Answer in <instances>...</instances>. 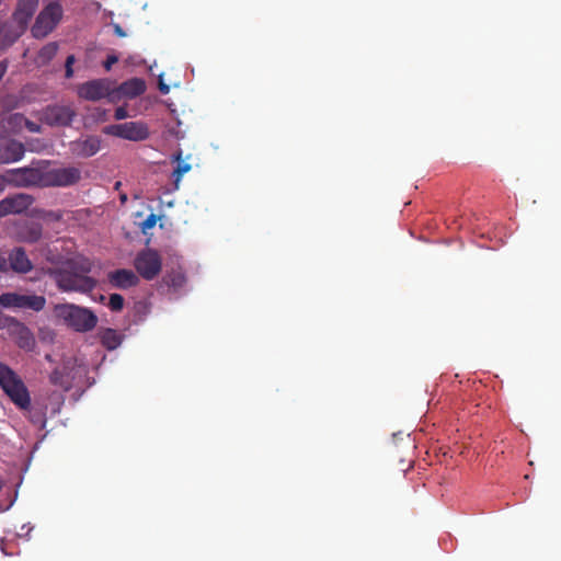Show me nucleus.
<instances>
[{
	"label": "nucleus",
	"mask_w": 561,
	"mask_h": 561,
	"mask_svg": "<svg viewBox=\"0 0 561 561\" xmlns=\"http://www.w3.org/2000/svg\"><path fill=\"white\" fill-rule=\"evenodd\" d=\"M0 388L20 410L28 413L33 424L45 425L47 407L31 404L30 392L24 381L4 363H0Z\"/></svg>",
	"instance_id": "1"
},
{
	"label": "nucleus",
	"mask_w": 561,
	"mask_h": 561,
	"mask_svg": "<svg viewBox=\"0 0 561 561\" xmlns=\"http://www.w3.org/2000/svg\"><path fill=\"white\" fill-rule=\"evenodd\" d=\"M55 314L77 332H89L98 323V317L91 309L75 304L56 305Z\"/></svg>",
	"instance_id": "2"
},
{
	"label": "nucleus",
	"mask_w": 561,
	"mask_h": 561,
	"mask_svg": "<svg viewBox=\"0 0 561 561\" xmlns=\"http://www.w3.org/2000/svg\"><path fill=\"white\" fill-rule=\"evenodd\" d=\"M57 287L62 291H77L88 294L96 287V280L84 274L67 270H58L54 273Z\"/></svg>",
	"instance_id": "3"
},
{
	"label": "nucleus",
	"mask_w": 561,
	"mask_h": 561,
	"mask_svg": "<svg viewBox=\"0 0 561 561\" xmlns=\"http://www.w3.org/2000/svg\"><path fill=\"white\" fill-rule=\"evenodd\" d=\"M7 184L15 187H44V161L36 167L11 169L7 172Z\"/></svg>",
	"instance_id": "4"
},
{
	"label": "nucleus",
	"mask_w": 561,
	"mask_h": 561,
	"mask_svg": "<svg viewBox=\"0 0 561 561\" xmlns=\"http://www.w3.org/2000/svg\"><path fill=\"white\" fill-rule=\"evenodd\" d=\"M62 7L60 3H47L37 15L31 32L35 38H44L51 33L62 18Z\"/></svg>",
	"instance_id": "5"
},
{
	"label": "nucleus",
	"mask_w": 561,
	"mask_h": 561,
	"mask_svg": "<svg viewBox=\"0 0 561 561\" xmlns=\"http://www.w3.org/2000/svg\"><path fill=\"white\" fill-rule=\"evenodd\" d=\"M81 180V171L76 167L50 168L44 161V187H67Z\"/></svg>",
	"instance_id": "6"
},
{
	"label": "nucleus",
	"mask_w": 561,
	"mask_h": 561,
	"mask_svg": "<svg viewBox=\"0 0 561 561\" xmlns=\"http://www.w3.org/2000/svg\"><path fill=\"white\" fill-rule=\"evenodd\" d=\"M80 99L96 102L102 99H107L110 102H115L113 95V81L107 78L93 79L78 85L77 90Z\"/></svg>",
	"instance_id": "7"
},
{
	"label": "nucleus",
	"mask_w": 561,
	"mask_h": 561,
	"mask_svg": "<svg viewBox=\"0 0 561 561\" xmlns=\"http://www.w3.org/2000/svg\"><path fill=\"white\" fill-rule=\"evenodd\" d=\"M46 298L39 295L3 293L0 295V306L7 309H28L41 311L45 308Z\"/></svg>",
	"instance_id": "8"
},
{
	"label": "nucleus",
	"mask_w": 561,
	"mask_h": 561,
	"mask_svg": "<svg viewBox=\"0 0 561 561\" xmlns=\"http://www.w3.org/2000/svg\"><path fill=\"white\" fill-rule=\"evenodd\" d=\"M104 133L130 141H141L149 137V130L142 122H127L106 126Z\"/></svg>",
	"instance_id": "9"
},
{
	"label": "nucleus",
	"mask_w": 561,
	"mask_h": 561,
	"mask_svg": "<svg viewBox=\"0 0 561 561\" xmlns=\"http://www.w3.org/2000/svg\"><path fill=\"white\" fill-rule=\"evenodd\" d=\"M134 265L142 278L151 280L160 273L162 262L156 250L145 249L136 255Z\"/></svg>",
	"instance_id": "10"
},
{
	"label": "nucleus",
	"mask_w": 561,
	"mask_h": 561,
	"mask_svg": "<svg viewBox=\"0 0 561 561\" xmlns=\"http://www.w3.org/2000/svg\"><path fill=\"white\" fill-rule=\"evenodd\" d=\"M34 203V197L26 193L8 195L0 201V218L24 213Z\"/></svg>",
	"instance_id": "11"
},
{
	"label": "nucleus",
	"mask_w": 561,
	"mask_h": 561,
	"mask_svg": "<svg viewBox=\"0 0 561 561\" xmlns=\"http://www.w3.org/2000/svg\"><path fill=\"white\" fill-rule=\"evenodd\" d=\"M76 115V111L69 105H53L45 111V119L51 126H69Z\"/></svg>",
	"instance_id": "12"
},
{
	"label": "nucleus",
	"mask_w": 561,
	"mask_h": 561,
	"mask_svg": "<svg viewBox=\"0 0 561 561\" xmlns=\"http://www.w3.org/2000/svg\"><path fill=\"white\" fill-rule=\"evenodd\" d=\"M146 89V82L141 78H131L124 81L118 87H115V82L113 81V95H115V102L122 98L135 99L145 93Z\"/></svg>",
	"instance_id": "13"
},
{
	"label": "nucleus",
	"mask_w": 561,
	"mask_h": 561,
	"mask_svg": "<svg viewBox=\"0 0 561 561\" xmlns=\"http://www.w3.org/2000/svg\"><path fill=\"white\" fill-rule=\"evenodd\" d=\"M25 153L24 145L15 139L0 144V164L20 161Z\"/></svg>",
	"instance_id": "14"
},
{
	"label": "nucleus",
	"mask_w": 561,
	"mask_h": 561,
	"mask_svg": "<svg viewBox=\"0 0 561 561\" xmlns=\"http://www.w3.org/2000/svg\"><path fill=\"white\" fill-rule=\"evenodd\" d=\"M10 270L18 274H26L33 270V263L25 250L21 247L14 248L9 253Z\"/></svg>",
	"instance_id": "15"
},
{
	"label": "nucleus",
	"mask_w": 561,
	"mask_h": 561,
	"mask_svg": "<svg viewBox=\"0 0 561 561\" xmlns=\"http://www.w3.org/2000/svg\"><path fill=\"white\" fill-rule=\"evenodd\" d=\"M39 0H19L16 9L13 13V21L27 28V25L34 15Z\"/></svg>",
	"instance_id": "16"
},
{
	"label": "nucleus",
	"mask_w": 561,
	"mask_h": 561,
	"mask_svg": "<svg viewBox=\"0 0 561 561\" xmlns=\"http://www.w3.org/2000/svg\"><path fill=\"white\" fill-rule=\"evenodd\" d=\"M110 284L119 289H127L138 284L139 278L131 270H116L108 274Z\"/></svg>",
	"instance_id": "17"
},
{
	"label": "nucleus",
	"mask_w": 561,
	"mask_h": 561,
	"mask_svg": "<svg viewBox=\"0 0 561 561\" xmlns=\"http://www.w3.org/2000/svg\"><path fill=\"white\" fill-rule=\"evenodd\" d=\"M2 35L0 48H7L15 43L26 31V28L20 24L12 22H2L1 24Z\"/></svg>",
	"instance_id": "18"
},
{
	"label": "nucleus",
	"mask_w": 561,
	"mask_h": 561,
	"mask_svg": "<svg viewBox=\"0 0 561 561\" xmlns=\"http://www.w3.org/2000/svg\"><path fill=\"white\" fill-rule=\"evenodd\" d=\"M42 225L34 221L23 224L18 231L19 240L26 243L37 242L42 238Z\"/></svg>",
	"instance_id": "19"
},
{
	"label": "nucleus",
	"mask_w": 561,
	"mask_h": 561,
	"mask_svg": "<svg viewBox=\"0 0 561 561\" xmlns=\"http://www.w3.org/2000/svg\"><path fill=\"white\" fill-rule=\"evenodd\" d=\"M101 148L100 139L96 137H88L84 140L77 141L75 151L78 156L89 158L99 152Z\"/></svg>",
	"instance_id": "20"
},
{
	"label": "nucleus",
	"mask_w": 561,
	"mask_h": 561,
	"mask_svg": "<svg viewBox=\"0 0 561 561\" xmlns=\"http://www.w3.org/2000/svg\"><path fill=\"white\" fill-rule=\"evenodd\" d=\"M99 337L101 344L108 351H114L122 344V335L111 328L101 329Z\"/></svg>",
	"instance_id": "21"
},
{
	"label": "nucleus",
	"mask_w": 561,
	"mask_h": 561,
	"mask_svg": "<svg viewBox=\"0 0 561 561\" xmlns=\"http://www.w3.org/2000/svg\"><path fill=\"white\" fill-rule=\"evenodd\" d=\"M58 51V44L55 42L48 43L45 46H43L37 56H36V64L38 66H45L47 65L57 54Z\"/></svg>",
	"instance_id": "22"
},
{
	"label": "nucleus",
	"mask_w": 561,
	"mask_h": 561,
	"mask_svg": "<svg viewBox=\"0 0 561 561\" xmlns=\"http://www.w3.org/2000/svg\"><path fill=\"white\" fill-rule=\"evenodd\" d=\"M18 327V345L24 350H31L34 346V337L30 329L24 324L16 322Z\"/></svg>",
	"instance_id": "23"
},
{
	"label": "nucleus",
	"mask_w": 561,
	"mask_h": 561,
	"mask_svg": "<svg viewBox=\"0 0 561 561\" xmlns=\"http://www.w3.org/2000/svg\"><path fill=\"white\" fill-rule=\"evenodd\" d=\"M176 168L173 171L174 183L178 186V183L181 181L183 175L192 169V165L181 159V152L176 156Z\"/></svg>",
	"instance_id": "24"
},
{
	"label": "nucleus",
	"mask_w": 561,
	"mask_h": 561,
	"mask_svg": "<svg viewBox=\"0 0 561 561\" xmlns=\"http://www.w3.org/2000/svg\"><path fill=\"white\" fill-rule=\"evenodd\" d=\"M37 215L46 221H60L64 217V213L61 210H41Z\"/></svg>",
	"instance_id": "25"
},
{
	"label": "nucleus",
	"mask_w": 561,
	"mask_h": 561,
	"mask_svg": "<svg viewBox=\"0 0 561 561\" xmlns=\"http://www.w3.org/2000/svg\"><path fill=\"white\" fill-rule=\"evenodd\" d=\"M108 307L112 311H121L124 307V298L119 294H112L108 298Z\"/></svg>",
	"instance_id": "26"
},
{
	"label": "nucleus",
	"mask_w": 561,
	"mask_h": 561,
	"mask_svg": "<svg viewBox=\"0 0 561 561\" xmlns=\"http://www.w3.org/2000/svg\"><path fill=\"white\" fill-rule=\"evenodd\" d=\"M158 217L154 214H150L147 218L141 222L142 232H147V230L152 229L157 224Z\"/></svg>",
	"instance_id": "27"
},
{
	"label": "nucleus",
	"mask_w": 561,
	"mask_h": 561,
	"mask_svg": "<svg viewBox=\"0 0 561 561\" xmlns=\"http://www.w3.org/2000/svg\"><path fill=\"white\" fill-rule=\"evenodd\" d=\"M76 58L73 55H69L65 62V77L70 79L73 76L72 65L75 64Z\"/></svg>",
	"instance_id": "28"
},
{
	"label": "nucleus",
	"mask_w": 561,
	"mask_h": 561,
	"mask_svg": "<svg viewBox=\"0 0 561 561\" xmlns=\"http://www.w3.org/2000/svg\"><path fill=\"white\" fill-rule=\"evenodd\" d=\"M128 116H129V115H128V112H127L126 106H118V107L115 110L114 118H115L116 121L125 119V118H127Z\"/></svg>",
	"instance_id": "29"
},
{
	"label": "nucleus",
	"mask_w": 561,
	"mask_h": 561,
	"mask_svg": "<svg viewBox=\"0 0 561 561\" xmlns=\"http://www.w3.org/2000/svg\"><path fill=\"white\" fill-rule=\"evenodd\" d=\"M118 61V57L115 55H110L103 62V67L106 71H110L112 69V66Z\"/></svg>",
	"instance_id": "30"
},
{
	"label": "nucleus",
	"mask_w": 561,
	"mask_h": 561,
	"mask_svg": "<svg viewBox=\"0 0 561 561\" xmlns=\"http://www.w3.org/2000/svg\"><path fill=\"white\" fill-rule=\"evenodd\" d=\"M10 270L9 257L0 256V273H7Z\"/></svg>",
	"instance_id": "31"
},
{
	"label": "nucleus",
	"mask_w": 561,
	"mask_h": 561,
	"mask_svg": "<svg viewBox=\"0 0 561 561\" xmlns=\"http://www.w3.org/2000/svg\"><path fill=\"white\" fill-rule=\"evenodd\" d=\"M25 126L32 133H38L41 129L39 125H37L36 123L31 122L28 119H25Z\"/></svg>",
	"instance_id": "32"
},
{
	"label": "nucleus",
	"mask_w": 561,
	"mask_h": 561,
	"mask_svg": "<svg viewBox=\"0 0 561 561\" xmlns=\"http://www.w3.org/2000/svg\"><path fill=\"white\" fill-rule=\"evenodd\" d=\"M113 28H114V33L118 37H125L126 36L125 31L123 30V27L119 24H114Z\"/></svg>",
	"instance_id": "33"
},
{
	"label": "nucleus",
	"mask_w": 561,
	"mask_h": 561,
	"mask_svg": "<svg viewBox=\"0 0 561 561\" xmlns=\"http://www.w3.org/2000/svg\"><path fill=\"white\" fill-rule=\"evenodd\" d=\"M159 90L161 93L167 94L170 91V88L168 84L163 83L161 80L159 81Z\"/></svg>",
	"instance_id": "34"
},
{
	"label": "nucleus",
	"mask_w": 561,
	"mask_h": 561,
	"mask_svg": "<svg viewBox=\"0 0 561 561\" xmlns=\"http://www.w3.org/2000/svg\"><path fill=\"white\" fill-rule=\"evenodd\" d=\"M7 186V175L0 174V193L5 190Z\"/></svg>",
	"instance_id": "35"
},
{
	"label": "nucleus",
	"mask_w": 561,
	"mask_h": 561,
	"mask_svg": "<svg viewBox=\"0 0 561 561\" xmlns=\"http://www.w3.org/2000/svg\"><path fill=\"white\" fill-rule=\"evenodd\" d=\"M54 2L60 3V0H48V3H54Z\"/></svg>",
	"instance_id": "36"
}]
</instances>
